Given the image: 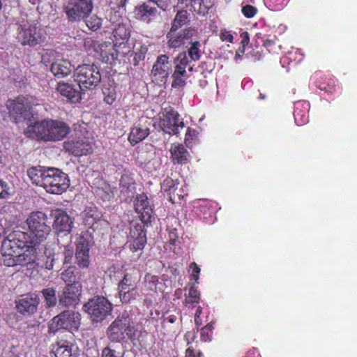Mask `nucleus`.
Listing matches in <instances>:
<instances>
[{
  "mask_svg": "<svg viewBox=\"0 0 357 357\" xmlns=\"http://www.w3.org/2000/svg\"><path fill=\"white\" fill-rule=\"evenodd\" d=\"M24 233L9 235L1 245L3 262L6 266H25L36 260V248L21 239Z\"/></svg>",
  "mask_w": 357,
  "mask_h": 357,
  "instance_id": "obj_1",
  "label": "nucleus"
},
{
  "mask_svg": "<svg viewBox=\"0 0 357 357\" xmlns=\"http://www.w3.org/2000/svg\"><path fill=\"white\" fill-rule=\"evenodd\" d=\"M24 233L9 235L1 245L3 262L6 266H25L36 260V248L21 239Z\"/></svg>",
  "mask_w": 357,
  "mask_h": 357,
  "instance_id": "obj_2",
  "label": "nucleus"
},
{
  "mask_svg": "<svg viewBox=\"0 0 357 357\" xmlns=\"http://www.w3.org/2000/svg\"><path fill=\"white\" fill-rule=\"evenodd\" d=\"M69 132L70 128L66 123L47 119L29 125L24 130V135L44 142H58L66 137Z\"/></svg>",
  "mask_w": 357,
  "mask_h": 357,
  "instance_id": "obj_3",
  "label": "nucleus"
},
{
  "mask_svg": "<svg viewBox=\"0 0 357 357\" xmlns=\"http://www.w3.org/2000/svg\"><path fill=\"white\" fill-rule=\"evenodd\" d=\"M16 39L23 46L35 47L44 43L47 40L45 29L26 16H21L17 22Z\"/></svg>",
  "mask_w": 357,
  "mask_h": 357,
  "instance_id": "obj_4",
  "label": "nucleus"
},
{
  "mask_svg": "<svg viewBox=\"0 0 357 357\" xmlns=\"http://www.w3.org/2000/svg\"><path fill=\"white\" fill-rule=\"evenodd\" d=\"M47 217L42 212L32 213L26 221L27 226L26 234L30 239L28 243L36 248V245L45 240L51 231L47 225Z\"/></svg>",
  "mask_w": 357,
  "mask_h": 357,
  "instance_id": "obj_5",
  "label": "nucleus"
},
{
  "mask_svg": "<svg viewBox=\"0 0 357 357\" xmlns=\"http://www.w3.org/2000/svg\"><path fill=\"white\" fill-rule=\"evenodd\" d=\"M74 80L84 92L96 87L100 81V74L94 65L79 66L74 73Z\"/></svg>",
  "mask_w": 357,
  "mask_h": 357,
  "instance_id": "obj_6",
  "label": "nucleus"
},
{
  "mask_svg": "<svg viewBox=\"0 0 357 357\" xmlns=\"http://www.w3.org/2000/svg\"><path fill=\"white\" fill-rule=\"evenodd\" d=\"M43 188L49 193L60 195L69 187L67 174L56 168H47Z\"/></svg>",
  "mask_w": 357,
  "mask_h": 357,
  "instance_id": "obj_7",
  "label": "nucleus"
},
{
  "mask_svg": "<svg viewBox=\"0 0 357 357\" xmlns=\"http://www.w3.org/2000/svg\"><path fill=\"white\" fill-rule=\"evenodd\" d=\"M116 268H117L118 273L121 274V275H118V278L123 277V279L118 285L119 296L121 301L123 303H128L136 300L140 296L139 291L137 288L136 280L130 274H124L119 268H114L111 271L115 272Z\"/></svg>",
  "mask_w": 357,
  "mask_h": 357,
  "instance_id": "obj_8",
  "label": "nucleus"
},
{
  "mask_svg": "<svg viewBox=\"0 0 357 357\" xmlns=\"http://www.w3.org/2000/svg\"><path fill=\"white\" fill-rule=\"evenodd\" d=\"M80 314L73 310H66L54 317L49 323V330L55 333L60 329L77 331L80 324Z\"/></svg>",
  "mask_w": 357,
  "mask_h": 357,
  "instance_id": "obj_9",
  "label": "nucleus"
},
{
  "mask_svg": "<svg viewBox=\"0 0 357 357\" xmlns=\"http://www.w3.org/2000/svg\"><path fill=\"white\" fill-rule=\"evenodd\" d=\"M84 308L93 321L100 322L110 314L112 305L106 298L97 296L90 299Z\"/></svg>",
  "mask_w": 357,
  "mask_h": 357,
  "instance_id": "obj_10",
  "label": "nucleus"
},
{
  "mask_svg": "<svg viewBox=\"0 0 357 357\" xmlns=\"http://www.w3.org/2000/svg\"><path fill=\"white\" fill-rule=\"evenodd\" d=\"M93 8V0H67L63 10L70 21L78 22L87 17Z\"/></svg>",
  "mask_w": 357,
  "mask_h": 357,
  "instance_id": "obj_11",
  "label": "nucleus"
},
{
  "mask_svg": "<svg viewBox=\"0 0 357 357\" xmlns=\"http://www.w3.org/2000/svg\"><path fill=\"white\" fill-rule=\"evenodd\" d=\"M160 127L166 133L176 135L183 128L184 122L179 119V114L172 107H167L160 113Z\"/></svg>",
  "mask_w": 357,
  "mask_h": 357,
  "instance_id": "obj_12",
  "label": "nucleus"
},
{
  "mask_svg": "<svg viewBox=\"0 0 357 357\" xmlns=\"http://www.w3.org/2000/svg\"><path fill=\"white\" fill-rule=\"evenodd\" d=\"M172 72V64L166 54L158 56L154 63L151 77L152 81L157 84H165Z\"/></svg>",
  "mask_w": 357,
  "mask_h": 357,
  "instance_id": "obj_13",
  "label": "nucleus"
},
{
  "mask_svg": "<svg viewBox=\"0 0 357 357\" xmlns=\"http://www.w3.org/2000/svg\"><path fill=\"white\" fill-rule=\"evenodd\" d=\"M6 105L10 114L15 119L16 123L29 120L32 116L31 106L24 97L9 100Z\"/></svg>",
  "mask_w": 357,
  "mask_h": 357,
  "instance_id": "obj_14",
  "label": "nucleus"
},
{
  "mask_svg": "<svg viewBox=\"0 0 357 357\" xmlns=\"http://www.w3.org/2000/svg\"><path fill=\"white\" fill-rule=\"evenodd\" d=\"M54 217L53 228L58 233L69 234L73 228V222L67 213L61 209L52 212Z\"/></svg>",
  "mask_w": 357,
  "mask_h": 357,
  "instance_id": "obj_15",
  "label": "nucleus"
},
{
  "mask_svg": "<svg viewBox=\"0 0 357 357\" xmlns=\"http://www.w3.org/2000/svg\"><path fill=\"white\" fill-rule=\"evenodd\" d=\"M56 91L62 96L68 98L71 102H78L82 98L84 93L79 88V86L68 82H59Z\"/></svg>",
  "mask_w": 357,
  "mask_h": 357,
  "instance_id": "obj_16",
  "label": "nucleus"
},
{
  "mask_svg": "<svg viewBox=\"0 0 357 357\" xmlns=\"http://www.w3.org/2000/svg\"><path fill=\"white\" fill-rule=\"evenodd\" d=\"M64 149L75 156L86 155L91 151L90 142L85 138L68 140L64 142Z\"/></svg>",
  "mask_w": 357,
  "mask_h": 357,
  "instance_id": "obj_17",
  "label": "nucleus"
},
{
  "mask_svg": "<svg viewBox=\"0 0 357 357\" xmlns=\"http://www.w3.org/2000/svg\"><path fill=\"white\" fill-rule=\"evenodd\" d=\"M123 317L116 318L108 327L107 331V336L110 342L120 343L122 348L123 344L127 342L124 334Z\"/></svg>",
  "mask_w": 357,
  "mask_h": 357,
  "instance_id": "obj_18",
  "label": "nucleus"
},
{
  "mask_svg": "<svg viewBox=\"0 0 357 357\" xmlns=\"http://www.w3.org/2000/svg\"><path fill=\"white\" fill-rule=\"evenodd\" d=\"M150 121L146 119H141L130 131L128 140L132 144H136L144 139L149 135Z\"/></svg>",
  "mask_w": 357,
  "mask_h": 357,
  "instance_id": "obj_19",
  "label": "nucleus"
},
{
  "mask_svg": "<svg viewBox=\"0 0 357 357\" xmlns=\"http://www.w3.org/2000/svg\"><path fill=\"white\" fill-rule=\"evenodd\" d=\"M158 15V9L146 3L137 6L134 10L135 17L146 24L155 20Z\"/></svg>",
  "mask_w": 357,
  "mask_h": 357,
  "instance_id": "obj_20",
  "label": "nucleus"
},
{
  "mask_svg": "<svg viewBox=\"0 0 357 357\" xmlns=\"http://www.w3.org/2000/svg\"><path fill=\"white\" fill-rule=\"evenodd\" d=\"M80 291L81 285L79 283L66 286L62 295L59 297V303L63 306L75 305L79 301Z\"/></svg>",
  "mask_w": 357,
  "mask_h": 357,
  "instance_id": "obj_21",
  "label": "nucleus"
},
{
  "mask_svg": "<svg viewBox=\"0 0 357 357\" xmlns=\"http://www.w3.org/2000/svg\"><path fill=\"white\" fill-rule=\"evenodd\" d=\"M39 304V298L36 295H26L17 303V311L24 315L33 314Z\"/></svg>",
  "mask_w": 357,
  "mask_h": 357,
  "instance_id": "obj_22",
  "label": "nucleus"
},
{
  "mask_svg": "<svg viewBox=\"0 0 357 357\" xmlns=\"http://www.w3.org/2000/svg\"><path fill=\"white\" fill-rule=\"evenodd\" d=\"M135 208L137 213L141 215L144 221H148L152 214V208L148 202V197L146 195L142 194L137 197Z\"/></svg>",
  "mask_w": 357,
  "mask_h": 357,
  "instance_id": "obj_23",
  "label": "nucleus"
},
{
  "mask_svg": "<svg viewBox=\"0 0 357 357\" xmlns=\"http://www.w3.org/2000/svg\"><path fill=\"white\" fill-rule=\"evenodd\" d=\"M58 249V246L54 243L45 248L44 255L41 258L42 266L48 270L53 268L54 262L59 259V253L56 252Z\"/></svg>",
  "mask_w": 357,
  "mask_h": 357,
  "instance_id": "obj_24",
  "label": "nucleus"
},
{
  "mask_svg": "<svg viewBox=\"0 0 357 357\" xmlns=\"http://www.w3.org/2000/svg\"><path fill=\"white\" fill-rule=\"evenodd\" d=\"M174 31H170L168 33L167 37L169 39V46L172 48H176L181 45H185L186 40H188L190 37L195 34L196 31L195 29H188L182 31L178 36H174Z\"/></svg>",
  "mask_w": 357,
  "mask_h": 357,
  "instance_id": "obj_25",
  "label": "nucleus"
},
{
  "mask_svg": "<svg viewBox=\"0 0 357 357\" xmlns=\"http://www.w3.org/2000/svg\"><path fill=\"white\" fill-rule=\"evenodd\" d=\"M171 158L174 163L185 164L188 162L190 154L181 144H172L169 149Z\"/></svg>",
  "mask_w": 357,
  "mask_h": 357,
  "instance_id": "obj_26",
  "label": "nucleus"
},
{
  "mask_svg": "<svg viewBox=\"0 0 357 357\" xmlns=\"http://www.w3.org/2000/svg\"><path fill=\"white\" fill-rule=\"evenodd\" d=\"M113 36L119 44H123L127 41L130 37V26L127 20L121 19L118 24H116L113 30Z\"/></svg>",
  "mask_w": 357,
  "mask_h": 357,
  "instance_id": "obj_27",
  "label": "nucleus"
},
{
  "mask_svg": "<svg viewBox=\"0 0 357 357\" xmlns=\"http://www.w3.org/2000/svg\"><path fill=\"white\" fill-rule=\"evenodd\" d=\"M89 248L88 243L83 239H81L77 245L76 250V261L77 264L83 268L87 267L89 264Z\"/></svg>",
  "mask_w": 357,
  "mask_h": 357,
  "instance_id": "obj_28",
  "label": "nucleus"
},
{
  "mask_svg": "<svg viewBox=\"0 0 357 357\" xmlns=\"http://www.w3.org/2000/svg\"><path fill=\"white\" fill-rule=\"evenodd\" d=\"M97 51L100 52L102 61L107 63H112L118 56L119 50H116L110 43L100 44Z\"/></svg>",
  "mask_w": 357,
  "mask_h": 357,
  "instance_id": "obj_29",
  "label": "nucleus"
},
{
  "mask_svg": "<svg viewBox=\"0 0 357 357\" xmlns=\"http://www.w3.org/2000/svg\"><path fill=\"white\" fill-rule=\"evenodd\" d=\"M310 104L306 101L298 102L295 106L294 119L298 126L303 125L308 122V111Z\"/></svg>",
  "mask_w": 357,
  "mask_h": 357,
  "instance_id": "obj_30",
  "label": "nucleus"
},
{
  "mask_svg": "<svg viewBox=\"0 0 357 357\" xmlns=\"http://www.w3.org/2000/svg\"><path fill=\"white\" fill-rule=\"evenodd\" d=\"M72 70V65L68 60L59 59L51 66V71L54 76L58 77H64L68 75Z\"/></svg>",
  "mask_w": 357,
  "mask_h": 357,
  "instance_id": "obj_31",
  "label": "nucleus"
},
{
  "mask_svg": "<svg viewBox=\"0 0 357 357\" xmlns=\"http://www.w3.org/2000/svg\"><path fill=\"white\" fill-rule=\"evenodd\" d=\"M132 238L134 240L130 242V248L133 252L142 250L145 243H146V234L140 226L139 229L136 228L135 230L131 231Z\"/></svg>",
  "mask_w": 357,
  "mask_h": 357,
  "instance_id": "obj_32",
  "label": "nucleus"
},
{
  "mask_svg": "<svg viewBox=\"0 0 357 357\" xmlns=\"http://www.w3.org/2000/svg\"><path fill=\"white\" fill-rule=\"evenodd\" d=\"M200 300V292L195 284L185 287L184 305L188 308H193Z\"/></svg>",
  "mask_w": 357,
  "mask_h": 357,
  "instance_id": "obj_33",
  "label": "nucleus"
},
{
  "mask_svg": "<svg viewBox=\"0 0 357 357\" xmlns=\"http://www.w3.org/2000/svg\"><path fill=\"white\" fill-rule=\"evenodd\" d=\"M186 6H191L194 10L200 15H204L208 13L210 8L212 7L213 0H181Z\"/></svg>",
  "mask_w": 357,
  "mask_h": 357,
  "instance_id": "obj_34",
  "label": "nucleus"
},
{
  "mask_svg": "<svg viewBox=\"0 0 357 357\" xmlns=\"http://www.w3.org/2000/svg\"><path fill=\"white\" fill-rule=\"evenodd\" d=\"M194 63L190 60L186 52H181L174 59V69L186 70L188 75H191Z\"/></svg>",
  "mask_w": 357,
  "mask_h": 357,
  "instance_id": "obj_35",
  "label": "nucleus"
},
{
  "mask_svg": "<svg viewBox=\"0 0 357 357\" xmlns=\"http://www.w3.org/2000/svg\"><path fill=\"white\" fill-rule=\"evenodd\" d=\"M53 351L56 357H75L72 345L66 340H60L54 346Z\"/></svg>",
  "mask_w": 357,
  "mask_h": 357,
  "instance_id": "obj_36",
  "label": "nucleus"
},
{
  "mask_svg": "<svg viewBox=\"0 0 357 357\" xmlns=\"http://www.w3.org/2000/svg\"><path fill=\"white\" fill-rule=\"evenodd\" d=\"M46 169H47L41 167H31L29 169L27 174L33 183L43 187L45 174H46Z\"/></svg>",
  "mask_w": 357,
  "mask_h": 357,
  "instance_id": "obj_37",
  "label": "nucleus"
},
{
  "mask_svg": "<svg viewBox=\"0 0 357 357\" xmlns=\"http://www.w3.org/2000/svg\"><path fill=\"white\" fill-rule=\"evenodd\" d=\"M190 75L186 70H180L174 69L172 74V87L174 89H181L186 84V80L190 77Z\"/></svg>",
  "mask_w": 357,
  "mask_h": 357,
  "instance_id": "obj_38",
  "label": "nucleus"
},
{
  "mask_svg": "<svg viewBox=\"0 0 357 357\" xmlns=\"http://www.w3.org/2000/svg\"><path fill=\"white\" fill-rule=\"evenodd\" d=\"M84 222L86 225L92 227L96 220L99 218V213L95 207H87L82 213Z\"/></svg>",
  "mask_w": 357,
  "mask_h": 357,
  "instance_id": "obj_39",
  "label": "nucleus"
},
{
  "mask_svg": "<svg viewBox=\"0 0 357 357\" xmlns=\"http://www.w3.org/2000/svg\"><path fill=\"white\" fill-rule=\"evenodd\" d=\"M123 323L126 324H123L124 325L123 331H124V334L126 336V340L127 341L130 340V342H134L136 340L137 330L133 325H131L130 324V322L127 319V318L123 317Z\"/></svg>",
  "mask_w": 357,
  "mask_h": 357,
  "instance_id": "obj_40",
  "label": "nucleus"
},
{
  "mask_svg": "<svg viewBox=\"0 0 357 357\" xmlns=\"http://www.w3.org/2000/svg\"><path fill=\"white\" fill-rule=\"evenodd\" d=\"M45 304L47 307H54L57 303L56 291L52 288H46L42 291Z\"/></svg>",
  "mask_w": 357,
  "mask_h": 357,
  "instance_id": "obj_41",
  "label": "nucleus"
},
{
  "mask_svg": "<svg viewBox=\"0 0 357 357\" xmlns=\"http://www.w3.org/2000/svg\"><path fill=\"white\" fill-rule=\"evenodd\" d=\"M178 183L171 178H165L161 184V188L164 191L169 192L170 199H175L174 193Z\"/></svg>",
  "mask_w": 357,
  "mask_h": 357,
  "instance_id": "obj_42",
  "label": "nucleus"
},
{
  "mask_svg": "<svg viewBox=\"0 0 357 357\" xmlns=\"http://www.w3.org/2000/svg\"><path fill=\"white\" fill-rule=\"evenodd\" d=\"M188 22V16L186 10H181L176 15L171 30L175 31Z\"/></svg>",
  "mask_w": 357,
  "mask_h": 357,
  "instance_id": "obj_43",
  "label": "nucleus"
},
{
  "mask_svg": "<svg viewBox=\"0 0 357 357\" xmlns=\"http://www.w3.org/2000/svg\"><path fill=\"white\" fill-rule=\"evenodd\" d=\"M188 43L191 44V46L187 55L188 56L190 60H192V62L194 63L195 61L199 60L200 58V43L198 41H192V40Z\"/></svg>",
  "mask_w": 357,
  "mask_h": 357,
  "instance_id": "obj_44",
  "label": "nucleus"
},
{
  "mask_svg": "<svg viewBox=\"0 0 357 357\" xmlns=\"http://www.w3.org/2000/svg\"><path fill=\"white\" fill-rule=\"evenodd\" d=\"M133 48L135 54V61L136 62H138L141 60H143L148 51L147 45L142 44L139 42H137L134 45Z\"/></svg>",
  "mask_w": 357,
  "mask_h": 357,
  "instance_id": "obj_45",
  "label": "nucleus"
},
{
  "mask_svg": "<svg viewBox=\"0 0 357 357\" xmlns=\"http://www.w3.org/2000/svg\"><path fill=\"white\" fill-rule=\"evenodd\" d=\"M85 18L86 25L92 31H96L102 25V20L96 15L91 16L89 15L88 17Z\"/></svg>",
  "mask_w": 357,
  "mask_h": 357,
  "instance_id": "obj_46",
  "label": "nucleus"
},
{
  "mask_svg": "<svg viewBox=\"0 0 357 357\" xmlns=\"http://www.w3.org/2000/svg\"><path fill=\"white\" fill-rule=\"evenodd\" d=\"M61 278L62 280L66 283V286L71 285L75 283H78L76 282V276L75 275L72 268H68L67 270L63 271L61 275Z\"/></svg>",
  "mask_w": 357,
  "mask_h": 357,
  "instance_id": "obj_47",
  "label": "nucleus"
},
{
  "mask_svg": "<svg viewBox=\"0 0 357 357\" xmlns=\"http://www.w3.org/2000/svg\"><path fill=\"white\" fill-rule=\"evenodd\" d=\"M199 132L197 130L188 128L185 135V144L188 147L192 146L193 142L198 137Z\"/></svg>",
  "mask_w": 357,
  "mask_h": 357,
  "instance_id": "obj_48",
  "label": "nucleus"
},
{
  "mask_svg": "<svg viewBox=\"0 0 357 357\" xmlns=\"http://www.w3.org/2000/svg\"><path fill=\"white\" fill-rule=\"evenodd\" d=\"M213 328L212 323H209L203 327L201 330V340L204 342L210 341Z\"/></svg>",
  "mask_w": 357,
  "mask_h": 357,
  "instance_id": "obj_49",
  "label": "nucleus"
},
{
  "mask_svg": "<svg viewBox=\"0 0 357 357\" xmlns=\"http://www.w3.org/2000/svg\"><path fill=\"white\" fill-rule=\"evenodd\" d=\"M190 270L191 271L190 277L195 280V284L199 282V274L201 271L200 267L195 263L192 262L190 264Z\"/></svg>",
  "mask_w": 357,
  "mask_h": 357,
  "instance_id": "obj_50",
  "label": "nucleus"
},
{
  "mask_svg": "<svg viewBox=\"0 0 357 357\" xmlns=\"http://www.w3.org/2000/svg\"><path fill=\"white\" fill-rule=\"evenodd\" d=\"M114 268H119L122 270L123 273L124 274H128L127 273H126L124 268L123 266H119V265H114L112 266H111L109 269H108V275L110 277V278L112 280H113L115 282H120L122 279H123V277L121 278H118V275H121V274L118 273V271H117V268L115 269V272L114 271H111V270Z\"/></svg>",
  "mask_w": 357,
  "mask_h": 357,
  "instance_id": "obj_51",
  "label": "nucleus"
},
{
  "mask_svg": "<svg viewBox=\"0 0 357 357\" xmlns=\"http://www.w3.org/2000/svg\"><path fill=\"white\" fill-rule=\"evenodd\" d=\"M242 13L247 18L253 17L257 13V9L251 5H245L241 9Z\"/></svg>",
  "mask_w": 357,
  "mask_h": 357,
  "instance_id": "obj_52",
  "label": "nucleus"
},
{
  "mask_svg": "<svg viewBox=\"0 0 357 357\" xmlns=\"http://www.w3.org/2000/svg\"><path fill=\"white\" fill-rule=\"evenodd\" d=\"M121 353L107 347L102 350V357H122Z\"/></svg>",
  "mask_w": 357,
  "mask_h": 357,
  "instance_id": "obj_53",
  "label": "nucleus"
},
{
  "mask_svg": "<svg viewBox=\"0 0 357 357\" xmlns=\"http://www.w3.org/2000/svg\"><path fill=\"white\" fill-rule=\"evenodd\" d=\"M220 38L222 41H226L229 43H233L234 36L231 34L230 31H227V29H222L220 33Z\"/></svg>",
  "mask_w": 357,
  "mask_h": 357,
  "instance_id": "obj_54",
  "label": "nucleus"
},
{
  "mask_svg": "<svg viewBox=\"0 0 357 357\" xmlns=\"http://www.w3.org/2000/svg\"><path fill=\"white\" fill-rule=\"evenodd\" d=\"M185 357H202L199 350H195L192 347H188L185 351Z\"/></svg>",
  "mask_w": 357,
  "mask_h": 357,
  "instance_id": "obj_55",
  "label": "nucleus"
},
{
  "mask_svg": "<svg viewBox=\"0 0 357 357\" xmlns=\"http://www.w3.org/2000/svg\"><path fill=\"white\" fill-rule=\"evenodd\" d=\"M154 3L157 6L162 10H165L168 5V0H149Z\"/></svg>",
  "mask_w": 357,
  "mask_h": 357,
  "instance_id": "obj_56",
  "label": "nucleus"
},
{
  "mask_svg": "<svg viewBox=\"0 0 357 357\" xmlns=\"http://www.w3.org/2000/svg\"><path fill=\"white\" fill-rule=\"evenodd\" d=\"M202 312V308L199 306L196 310L195 314V324L199 326L202 324V320L200 319V315Z\"/></svg>",
  "mask_w": 357,
  "mask_h": 357,
  "instance_id": "obj_57",
  "label": "nucleus"
},
{
  "mask_svg": "<svg viewBox=\"0 0 357 357\" xmlns=\"http://www.w3.org/2000/svg\"><path fill=\"white\" fill-rule=\"evenodd\" d=\"M241 37L242 47H245L247 45H248V43L250 42L249 34L248 32L245 31L241 34Z\"/></svg>",
  "mask_w": 357,
  "mask_h": 357,
  "instance_id": "obj_58",
  "label": "nucleus"
},
{
  "mask_svg": "<svg viewBox=\"0 0 357 357\" xmlns=\"http://www.w3.org/2000/svg\"><path fill=\"white\" fill-rule=\"evenodd\" d=\"M115 94L113 92H109V93L107 94V96H106L105 97V101L109 104V105H111L114 102V101L115 100Z\"/></svg>",
  "mask_w": 357,
  "mask_h": 357,
  "instance_id": "obj_59",
  "label": "nucleus"
},
{
  "mask_svg": "<svg viewBox=\"0 0 357 357\" xmlns=\"http://www.w3.org/2000/svg\"><path fill=\"white\" fill-rule=\"evenodd\" d=\"M245 52V47H241L239 48L238 50H236V54H235V60L237 61L238 59H240L241 57V56L244 54Z\"/></svg>",
  "mask_w": 357,
  "mask_h": 357,
  "instance_id": "obj_60",
  "label": "nucleus"
},
{
  "mask_svg": "<svg viewBox=\"0 0 357 357\" xmlns=\"http://www.w3.org/2000/svg\"><path fill=\"white\" fill-rule=\"evenodd\" d=\"M6 184L0 180V197H2L6 192Z\"/></svg>",
  "mask_w": 357,
  "mask_h": 357,
  "instance_id": "obj_61",
  "label": "nucleus"
},
{
  "mask_svg": "<svg viewBox=\"0 0 357 357\" xmlns=\"http://www.w3.org/2000/svg\"><path fill=\"white\" fill-rule=\"evenodd\" d=\"M169 236H170V239H171V241H172V244H174L175 243V241H176V234L174 231H171L169 233Z\"/></svg>",
  "mask_w": 357,
  "mask_h": 357,
  "instance_id": "obj_62",
  "label": "nucleus"
},
{
  "mask_svg": "<svg viewBox=\"0 0 357 357\" xmlns=\"http://www.w3.org/2000/svg\"><path fill=\"white\" fill-rule=\"evenodd\" d=\"M190 337L192 340H193V339H194V337H195V335H194V333H193L188 332V333L185 334V338H186V339H187V340H188V344H190V342H189V340H188V339H189Z\"/></svg>",
  "mask_w": 357,
  "mask_h": 357,
  "instance_id": "obj_63",
  "label": "nucleus"
},
{
  "mask_svg": "<svg viewBox=\"0 0 357 357\" xmlns=\"http://www.w3.org/2000/svg\"><path fill=\"white\" fill-rule=\"evenodd\" d=\"M175 319H176V317L174 316H169L168 318H167V320L170 323H174L175 321Z\"/></svg>",
  "mask_w": 357,
  "mask_h": 357,
  "instance_id": "obj_64",
  "label": "nucleus"
}]
</instances>
